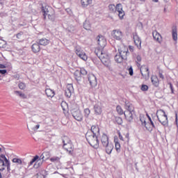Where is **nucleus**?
Segmentation results:
<instances>
[{
  "label": "nucleus",
  "mask_w": 178,
  "mask_h": 178,
  "mask_svg": "<svg viewBox=\"0 0 178 178\" xmlns=\"http://www.w3.org/2000/svg\"><path fill=\"white\" fill-rule=\"evenodd\" d=\"M108 12L110 13H118V17L120 20H123L124 19V16H126V13L123 10V5L122 3H118L116 6L115 4H110L108 6Z\"/></svg>",
  "instance_id": "2"
},
{
  "label": "nucleus",
  "mask_w": 178,
  "mask_h": 178,
  "mask_svg": "<svg viewBox=\"0 0 178 178\" xmlns=\"http://www.w3.org/2000/svg\"><path fill=\"white\" fill-rule=\"evenodd\" d=\"M49 6H42V12H43L44 19H47V16L50 20H55V13L49 14Z\"/></svg>",
  "instance_id": "11"
},
{
  "label": "nucleus",
  "mask_w": 178,
  "mask_h": 178,
  "mask_svg": "<svg viewBox=\"0 0 178 178\" xmlns=\"http://www.w3.org/2000/svg\"><path fill=\"white\" fill-rule=\"evenodd\" d=\"M38 44L42 45L43 47H47L49 44V40L47 38H42L38 40Z\"/></svg>",
  "instance_id": "30"
},
{
  "label": "nucleus",
  "mask_w": 178,
  "mask_h": 178,
  "mask_svg": "<svg viewBox=\"0 0 178 178\" xmlns=\"http://www.w3.org/2000/svg\"><path fill=\"white\" fill-rule=\"evenodd\" d=\"M37 178H45L43 175L41 174H37Z\"/></svg>",
  "instance_id": "57"
},
{
  "label": "nucleus",
  "mask_w": 178,
  "mask_h": 178,
  "mask_svg": "<svg viewBox=\"0 0 178 178\" xmlns=\"http://www.w3.org/2000/svg\"><path fill=\"white\" fill-rule=\"evenodd\" d=\"M147 116L148 118L149 122L150 123V125L152 126V129H155V124H154V122L151 119V117L147 114Z\"/></svg>",
  "instance_id": "43"
},
{
  "label": "nucleus",
  "mask_w": 178,
  "mask_h": 178,
  "mask_svg": "<svg viewBox=\"0 0 178 178\" xmlns=\"http://www.w3.org/2000/svg\"><path fill=\"white\" fill-rule=\"evenodd\" d=\"M157 70L159 71V76L161 80H164L165 76H163V70H162L159 67H157Z\"/></svg>",
  "instance_id": "34"
},
{
  "label": "nucleus",
  "mask_w": 178,
  "mask_h": 178,
  "mask_svg": "<svg viewBox=\"0 0 178 178\" xmlns=\"http://www.w3.org/2000/svg\"><path fill=\"white\" fill-rule=\"evenodd\" d=\"M151 82L154 87H159V79L158 78V76L152 75Z\"/></svg>",
  "instance_id": "21"
},
{
  "label": "nucleus",
  "mask_w": 178,
  "mask_h": 178,
  "mask_svg": "<svg viewBox=\"0 0 178 178\" xmlns=\"http://www.w3.org/2000/svg\"><path fill=\"white\" fill-rule=\"evenodd\" d=\"M156 118L163 126H167V124H168L169 120H168V115L165 111L162 109L157 110Z\"/></svg>",
  "instance_id": "4"
},
{
  "label": "nucleus",
  "mask_w": 178,
  "mask_h": 178,
  "mask_svg": "<svg viewBox=\"0 0 178 178\" xmlns=\"http://www.w3.org/2000/svg\"><path fill=\"white\" fill-rule=\"evenodd\" d=\"M98 40L97 44L103 49V48H105L106 47V39L104 38V36H98Z\"/></svg>",
  "instance_id": "17"
},
{
  "label": "nucleus",
  "mask_w": 178,
  "mask_h": 178,
  "mask_svg": "<svg viewBox=\"0 0 178 178\" xmlns=\"http://www.w3.org/2000/svg\"><path fill=\"white\" fill-rule=\"evenodd\" d=\"M123 33L120 29H115L111 32V37L117 41H121V40H123Z\"/></svg>",
  "instance_id": "10"
},
{
  "label": "nucleus",
  "mask_w": 178,
  "mask_h": 178,
  "mask_svg": "<svg viewBox=\"0 0 178 178\" xmlns=\"http://www.w3.org/2000/svg\"><path fill=\"white\" fill-rule=\"evenodd\" d=\"M12 162H13V163H17L18 165H22L23 163L22 159L17 158L13 159Z\"/></svg>",
  "instance_id": "38"
},
{
  "label": "nucleus",
  "mask_w": 178,
  "mask_h": 178,
  "mask_svg": "<svg viewBox=\"0 0 178 178\" xmlns=\"http://www.w3.org/2000/svg\"><path fill=\"white\" fill-rule=\"evenodd\" d=\"M140 120L142 123V126H145V123L147 122V120H145V118L144 117H140Z\"/></svg>",
  "instance_id": "50"
},
{
  "label": "nucleus",
  "mask_w": 178,
  "mask_h": 178,
  "mask_svg": "<svg viewBox=\"0 0 178 178\" xmlns=\"http://www.w3.org/2000/svg\"><path fill=\"white\" fill-rule=\"evenodd\" d=\"M90 113H91V111H90V108L84 109V115L86 118H88V116H90Z\"/></svg>",
  "instance_id": "41"
},
{
  "label": "nucleus",
  "mask_w": 178,
  "mask_h": 178,
  "mask_svg": "<svg viewBox=\"0 0 178 178\" xmlns=\"http://www.w3.org/2000/svg\"><path fill=\"white\" fill-rule=\"evenodd\" d=\"M75 54L81 58L82 60H87L88 59V56L86 52H84L80 46H76L74 48Z\"/></svg>",
  "instance_id": "8"
},
{
  "label": "nucleus",
  "mask_w": 178,
  "mask_h": 178,
  "mask_svg": "<svg viewBox=\"0 0 178 178\" xmlns=\"http://www.w3.org/2000/svg\"><path fill=\"white\" fill-rule=\"evenodd\" d=\"M148 86L143 84L140 87L142 91H148Z\"/></svg>",
  "instance_id": "47"
},
{
  "label": "nucleus",
  "mask_w": 178,
  "mask_h": 178,
  "mask_svg": "<svg viewBox=\"0 0 178 178\" xmlns=\"http://www.w3.org/2000/svg\"><path fill=\"white\" fill-rule=\"evenodd\" d=\"M18 87L20 90H24L26 88V83L21 82L19 83Z\"/></svg>",
  "instance_id": "45"
},
{
  "label": "nucleus",
  "mask_w": 178,
  "mask_h": 178,
  "mask_svg": "<svg viewBox=\"0 0 178 178\" xmlns=\"http://www.w3.org/2000/svg\"><path fill=\"white\" fill-rule=\"evenodd\" d=\"M152 35L155 41L159 42V44H162L163 38H162V35H161V33H158L157 31H154L152 33Z\"/></svg>",
  "instance_id": "16"
},
{
  "label": "nucleus",
  "mask_w": 178,
  "mask_h": 178,
  "mask_svg": "<svg viewBox=\"0 0 178 178\" xmlns=\"http://www.w3.org/2000/svg\"><path fill=\"white\" fill-rule=\"evenodd\" d=\"M51 162H59L60 161V157L54 156L50 159Z\"/></svg>",
  "instance_id": "39"
},
{
  "label": "nucleus",
  "mask_w": 178,
  "mask_h": 178,
  "mask_svg": "<svg viewBox=\"0 0 178 178\" xmlns=\"http://www.w3.org/2000/svg\"><path fill=\"white\" fill-rule=\"evenodd\" d=\"M15 94H17V95H19V97H20L23 99H26L27 98V96L20 91L16 90V91H15Z\"/></svg>",
  "instance_id": "36"
},
{
  "label": "nucleus",
  "mask_w": 178,
  "mask_h": 178,
  "mask_svg": "<svg viewBox=\"0 0 178 178\" xmlns=\"http://www.w3.org/2000/svg\"><path fill=\"white\" fill-rule=\"evenodd\" d=\"M129 49L130 52H133L134 51V47L129 46Z\"/></svg>",
  "instance_id": "56"
},
{
  "label": "nucleus",
  "mask_w": 178,
  "mask_h": 178,
  "mask_svg": "<svg viewBox=\"0 0 178 178\" xmlns=\"http://www.w3.org/2000/svg\"><path fill=\"white\" fill-rule=\"evenodd\" d=\"M172 36L174 41H177V26H176L172 28Z\"/></svg>",
  "instance_id": "27"
},
{
  "label": "nucleus",
  "mask_w": 178,
  "mask_h": 178,
  "mask_svg": "<svg viewBox=\"0 0 178 178\" xmlns=\"http://www.w3.org/2000/svg\"><path fill=\"white\" fill-rule=\"evenodd\" d=\"M118 52L120 55L123 56V58L127 59V55L129 54V48H127V47L123 44L120 45V47L118 48Z\"/></svg>",
  "instance_id": "12"
},
{
  "label": "nucleus",
  "mask_w": 178,
  "mask_h": 178,
  "mask_svg": "<svg viewBox=\"0 0 178 178\" xmlns=\"http://www.w3.org/2000/svg\"><path fill=\"white\" fill-rule=\"evenodd\" d=\"M168 84H169L170 88L171 90V93L173 94V92H174L173 85H172V83H168Z\"/></svg>",
  "instance_id": "52"
},
{
  "label": "nucleus",
  "mask_w": 178,
  "mask_h": 178,
  "mask_svg": "<svg viewBox=\"0 0 178 178\" xmlns=\"http://www.w3.org/2000/svg\"><path fill=\"white\" fill-rule=\"evenodd\" d=\"M114 59L117 63H122L123 62V60H126L127 58L123 57V56L120 54H117L115 56Z\"/></svg>",
  "instance_id": "29"
},
{
  "label": "nucleus",
  "mask_w": 178,
  "mask_h": 178,
  "mask_svg": "<svg viewBox=\"0 0 178 178\" xmlns=\"http://www.w3.org/2000/svg\"><path fill=\"white\" fill-rule=\"evenodd\" d=\"M1 74H6L7 73L6 70H0Z\"/></svg>",
  "instance_id": "55"
},
{
  "label": "nucleus",
  "mask_w": 178,
  "mask_h": 178,
  "mask_svg": "<svg viewBox=\"0 0 178 178\" xmlns=\"http://www.w3.org/2000/svg\"><path fill=\"white\" fill-rule=\"evenodd\" d=\"M61 107H62L63 111H66V108H67V103H66L65 102H62Z\"/></svg>",
  "instance_id": "46"
},
{
  "label": "nucleus",
  "mask_w": 178,
  "mask_h": 178,
  "mask_svg": "<svg viewBox=\"0 0 178 178\" xmlns=\"http://www.w3.org/2000/svg\"><path fill=\"white\" fill-rule=\"evenodd\" d=\"M6 168L7 169L10 168V162L6 156H2V159L0 158V171L3 172V170H5Z\"/></svg>",
  "instance_id": "5"
},
{
  "label": "nucleus",
  "mask_w": 178,
  "mask_h": 178,
  "mask_svg": "<svg viewBox=\"0 0 178 178\" xmlns=\"http://www.w3.org/2000/svg\"><path fill=\"white\" fill-rule=\"evenodd\" d=\"M124 115L125 116V119L127 122L133 121V116L134 115V111H124Z\"/></svg>",
  "instance_id": "20"
},
{
  "label": "nucleus",
  "mask_w": 178,
  "mask_h": 178,
  "mask_svg": "<svg viewBox=\"0 0 178 178\" xmlns=\"http://www.w3.org/2000/svg\"><path fill=\"white\" fill-rule=\"evenodd\" d=\"M86 138L91 145V147H93V148H98L99 147V142L98 141V137H97V135L92 134L91 131H88L86 134Z\"/></svg>",
  "instance_id": "3"
},
{
  "label": "nucleus",
  "mask_w": 178,
  "mask_h": 178,
  "mask_svg": "<svg viewBox=\"0 0 178 178\" xmlns=\"http://www.w3.org/2000/svg\"><path fill=\"white\" fill-rule=\"evenodd\" d=\"M175 122L176 124H177V114L175 115Z\"/></svg>",
  "instance_id": "60"
},
{
  "label": "nucleus",
  "mask_w": 178,
  "mask_h": 178,
  "mask_svg": "<svg viewBox=\"0 0 178 178\" xmlns=\"http://www.w3.org/2000/svg\"><path fill=\"white\" fill-rule=\"evenodd\" d=\"M72 115L75 119V120H77V122H81L83 120V113H81V111L79 108H73L71 111Z\"/></svg>",
  "instance_id": "7"
},
{
  "label": "nucleus",
  "mask_w": 178,
  "mask_h": 178,
  "mask_svg": "<svg viewBox=\"0 0 178 178\" xmlns=\"http://www.w3.org/2000/svg\"><path fill=\"white\" fill-rule=\"evenodd\" d=\"M133 38L135 43V45H136L137 48L138 49H141V39H140V37H138V35L137 33L133 34Z\"/></svg>",
  "instance_id": "18"
},
{
  "label": "nucleus",
  "mask_w": 178,
  "mask_h": 178,
  "mask_svg": "<svg viewBox=\"0 0 178 178\" xmlns=\"http://www.w3.org/2000/svg\"><path fill=\"white\" fill-rule=\"evenodd\" d=\"M140 70L143 77H149V69L148 66L142 65Z\"/></svg>",
  "instance_id": "13"
},
{
  "label": "nucleus",
  "mask_w": 178,
  "mask_h": 178,
  "mask_svg": "<svg viewBox=\"0 0 178 178\" xmlns=\"http://www.w3.org/2000/svg\"><path fill=\"white\" fill-rule=\"evenodd\" d=\"M66 90H68L70 91H73V84L68 83L66 86Z\"/></svg>",
  "instance_id": "48"
},
{
  "label": "nucleus",
  "mask_w": 178,
  "mask_h": 178,
  "mask_svg": "<svg viewBox=\"0 0 178 178\" xmlns=\"http://www.w3.org/2000/svg\"><path fill=\"white\" fill-rule=\"evenodd\" d=\"M127 70L131 76H133V74H134V72L133 71V67H129Z\"/></svg>",
  "instance_id": "51"
},
{
  "label": "nucleus",
  "mask_w": 178,
  "mask_h": 178,
  "mask_svg": "<svg viewBox=\"0 0 178 178\" xmlns=\"http://www.w3.org/2000/svg\"><path fill=\"white\" fill-rule=\"evenodd\" d=\"M38 42L33 43L31 46V50L33 54H38L41 51V46Z\"/></svg>",
  "instance_id": "19"
},
{
  "label": "nucleus",
  "mask_w": 178,
  "mask_h": 178,
  "mask_svg": "<svg viewBox=\"0 0 178 178\" xmlns=\"http://www.w3.org/2000/svg\"><path fill=\"white\" fill-rule=\"evenodd\" d=\"M118 137H119L120 140H121V141H124V139H123V136H122L120 132H118Z\"/></svg>",
  "instance_id": "54"
},
{
  "label": "nucleus",
  "mask_w": 178,
  "mask_h": 178,
  "mask_svg": "<svg viewBox=\"0 0 178 178\" xmlns=\"http://www.w3.org/2000/svg\"><path fill=\"white\" fill-rule=\"evenodd\" d=\"M136 60H137V62H140L141 61V56H136Z\"/></svg>",
  "instance_id": "58"
},
{
  "label": "nucleus",
  "mask_w": 178,
  "mask_h": 178,
  "mask_svg": "<svg viewBox=\"0 0 178 178\" xmlns=\"http://www.w3.org/2000/svg\"><path fill=\"white\" fill-rule=\"evenodd\" d=\"M144 126L147 130H148L149 131H152L153 130L152 125H151L149 121H148L147 122H146Z\"/></svg>",
  "instance_id": "33"
},
{
  "label": "nucleus",
  "mask_w": 178,
  "mask_h": 178,
  "mask_svg": "<svg viewBox=\"0 0 178 178\" xmlns=\"http://www.w3.org/2000/svg\"><path fill=\"white\" fill-rule=\"evenodd\" d=\"M16 37L19 42L24 40V33L23 32H19L16 35Z\"/></svg>",
  "instance_id": "32"
},
{
  "label": "nucleus",
  "mask_w": 178,
  "mask_h": 178,
  "mask_svg": "<svg viewBox=\"0 0 178 178\" xmlns=\"http://www.w3.org/2000/svg\"><path fill=\"white\" fill-rule=\"evenodd\" d=\"M125 137H126V138H127V139L129 140V134H127L125 135Z\"/></svg>",
  "instance_id": "61"
},
{
  "label": "nucleus",
  "mask_w": 178,
  "mask_h": 178,
  "mask_svg": "<svg viewBox=\"0 0 178 178\" xmlns=\"http://www.w3.org/2000/svg\"><path fill=\"white\" fill-rule=\"evenodd\" d=\"M153 2H158V0H152Z\"/></svg>",
  "instance_id": "63"
},
{
  "label": "nucleus",
  "mask_w": 178,
  "mask_h": 178,
  "mask_svg": "<svg viewBox=\"0 0 178 178\" xmlns=\"http://www.w3.org/2000/svg\"><path fill=\"white\" fill-rule=\"evenodd\" d=\"M6 68V66L3 64H0V69H5Z\"/></svg>",
  "instance_id": "59"
},
{
  "label": "nucleus",
  "mask_w": 178,
  "mask_h": 178,
  "mask_svg": "<svg viewBox=\"0 0 178 178\" xmlns=\"http://www.w3.org/2000/svg\"><path fill=\"white\" fill-rule=\"evenodd\" d=\"M34 162H35V164ZM33 165L35 169H38V168H40L42 165V161H41V159H40V156L38 155L35 156L29 162V166H31Z\"/></svg>",
  "instance_id": "6"
},
{
  "label": "nucleus",
  "mask_w": 178,
  "mask_h": 178,
  "mask_svg": "<svg viewBox=\"0 0 178 178\" xmlns=\"http://www.w3.org/2000/svg\"><path fill=\"white\" fill-rule=\"evenodd\" d=\"M90 131V133H92V134L97 136V134H99V127H98V125H93L91 127Z\"/></svg>",
  "instance_id": "28"
},
{
  "label": "nucleus",
  "mask_w": 178,
  "mask_h": 178,
  "mask_svg": "<svg viewBox=\"0 0 178 178\" xmlns=\"http://www.w3.org/2000/svg\"><path fill=\"white\" fill-rule=\"evenodd\" d=\"M91 3H92V0H81V4L83 8H87V6L91 5Z\"/></svg>",
  "instance_id": "31"
},
{
  "label": "nucleus",
  "mask_w": 178,
  "mask_h": 178,
  "mask_svg": "<svg viewBox=\"0 0 178 178\" xmlns=\"http://www.w3.org/2000/svg\"><path fill=\"white\" fill-rule=\"evenodd\" d=\"M95 113L96 115H101L102 113V108H101V103L97 102L94 106Z\"/></svg>",
  "instance_id": "23"
},
{
  "label": "nucleus",
  "mask_w": 178,
  "mask_h": 178,
  "mask_svg": "<svg viewBox=\"0 0 178 178\" xmlns=\"http://www.w3.org/2000/svg\"><path fill=\"white\" fill-rule=\"evenodd\" d=\"M86 74H87V71L84 69L76 70L74 73V79L76 81H81V79H83V76H86Z\"/></svg>",
  "instance_id": "9"
},
{
  "label": "nucleus",
  "mask_w": 178,
  "mask_h": 178,
  "mask_svg": "<svg viewBox=\"0 0 178 178\" xmlns=\"http://www.w3.org/2000/svg\"><path fill=\"white\" fill-rule=\"evenodd\" d=\"M116 111L118 112V115H124V112L123 111V108H122V106H117L116 107Z\"/></svg>",
  "instance_id": "35"
},
{
  "label": "nucleus",
  "mask_w": 178,
  "mask_h": 178,
  "mask_svg": "<svg viewBox=\"0 0 178 178\" xmlns=\"http://www.w3.org/2000/svg\"><path fill=\"white\" fill-rule=\"evenodd\" d=\"M45 94L47 98H54V97H55V91L51 88H47L45 90Z\"/></svg>",
  "instance_id": "26"
},
{
  "label": "nucleus",
  "mask_w": 178,
  "mask_h": 178,
  "mask_svg": "<svg viewBox=\"0 0 178 178\" xmlns=\"http://www.w3.org/2000/svg\"><path fill=\"white\" fill-rule=\"evenodd\" d=\"M63 147L64 149H65V151L69 152V154H73V151H74V146L73 145V143H72V142L63 145Z\"/></svg>",
  "instance_id": "15"
},
{
  "label": "nucleus",
  "mask_w": 178,
  "mask_h": 178,
  "mask_svg": "<svg viewBox=\"0 0 178 178\" xmlns=\"http://www.w3.org/2000/svg\"><path fill=\"white\" fill-rule=\"evenodd\" d=\"M101 143L103 147H104V145L109 144V138H108V136H106V134H103L101 136Z\"/></svg>",
  "instance_id": "25"
},
{
  "label": "nucleus",
  "mask_w": 178,
  "mask_h": 178,
  "mask_svg": "<svg viewBox=\"0 0 178 178\" xmlns=\"http://www.w3.org/2000/svg\"><path fill=\"white\" fill-rule=\"evenodd\" d=\"M38 129H40V124H37L35 127H34L32 130H33L34 131L38 130Z\"/></svg>",
  "instance_id": "53"
},
{
  "label": "nucleus",
  "mask_w": 178,
  "mask_h": 178,
  "mask_svg": "<svg viewBox=\"0 0 178 178\" xmlns=\"http://www.w3.org/2000/svg\"><path fill=\"white\" fill-rule=\"evenodd\" d=\"M105 148V152L106 154L110 155V154H112V151L113 150V145L112 143H107V145L103 146Z\"/></svg>",
  "instance_id": "22"
},
{
  "label": "nucleus",
  "mask_w": 178,
  "mask_h": 178,
  "mask_svg": "<svg viewBox=\"0 0 178 178\" xmlns=\"http://www.w3.org/2000/svg\"><path fill=\"white\" fill-rule=\"evenodd\" d=\"M95 54L98 56L104 66L111 69V60L109 59V56L102 50V48H96L95 49Z\"/></svg>",
  "instance_id": "1"
},
{
  "label": "nucleus",
  "mask_w": 178,
  "mask_h": 178,
  "mask_svg": "<svg viewBox=\"0 0 178 178\" xmlns=\"http://www.w3.org/2000/svg\"><path fill=\"white\" fill-rule=\"evenodd\" d=\"M70 143H72V140H70V138H69V137H67V136H63V145L69 144Z\"/></svg>",
  "instance_id": "37"
},
{
  "label": "nucleus",
  "mask_w": 178,
  "mask_h": 178,
  "mask_svg": "<svg viewBox=\"0 0 178 178\" xmlns=\"http://www.w3.org/2000/svg\"><path fill=\"white\" fill-rule=\"evenodd\" d=\"M88 79L91 87H97V77H95L94 74H90L88 76Z\"/></svg>",
  "instance_id": "14"
},
{
  "label": "nucleus",
  "mask_w": 178,
  "mask_h": 178,
  "mask_svg": "<svg viewBox=\"0 0 178 178\" xmlns=\"http://www.w3.org/2000/svg\"><path fill=\"white\" fill-rule=\"evenodd\" d=\"M115 145L116 151H120V143H119V142H115Z\"/></svg>",
  "instance_id": "49"
},
{
  "label": "nucleus",
  "mask_w": 178,
  "mask_h": 178,
  "mask_svg": "<svg viewBox=\"0 0 178 178\" xmlns=\"http://www.w3.org/2000/svg\"><path fill=\"white\" fill-rule=\"evenodd\" d=\"M0 178H2V174L0 172Z\"/></svg>",
  "instance_id": "64"
},
{
  "label": "nucleus",
  "mask_w": 178,
  "mask_h": 178,
  "mask_svg": "<svg viewBox=\"0 0 178 178\" xmlns=\"http://www.w3.org/2000/svg\"><path fill=\"white\" fill-rule=\"evenodd\" d=\"M140 2H145V0H139Z\"/></svg>",
  "instance_id": "62"
},
{
  "label": "nucleus",
  "mask_w": 178,
  "mask_h": 178,
  "mask_svg": "<svg viewBox=\"0 0 178 178\" xmlns=\"http://www.w3.org/2000/svg\"><path fill=\"white\" fill-rule=\"evenodd\" d=\"M5 47H6V42L0 39V48H5Z\"/></svg>",
  "instance_id": "42"
},
{
  "label": "nucleus",
  "mask_w": 178,
  "mask_h": 178,
  "mask_svg": "<svg viewBox=\"0 0 178 178\" xmlns=\"http://www.w3.org/2000/svg\"><path fill=\"white\" fill-rule=\"evenodd\" d=\"M124 108L127 109V111L134 112V106L129 101L125 102Z\"/></svg>",
  "instance_id": "24"
},
{
  "label": "nucleus",
  "mask_w": 178,
  "mask_h": 178,
  "mask_svg": "<svg viewBox=\"0 0 178 178\" xmlns=\"http://www.w3.org/2000/svg\"><path fill=\"white\" fill-rule=\"evenodd\" d=\"M115 122L118 124H122V123H123V120L120 117H116Z\"/></svg>",
  "instance_id": "44"
},
{
  "label": "nucleus",
  "mask_w": 178,
  "mask_h": 178,
  "mask_svg": "<svg viewBox=\"0 0 178 178\" xmlns=\"http://www.w3.org/2000/svg\"><path fill=\"white\" fill-rule=\"evenodd\" d=\"M72 90H68L67 89H65V97H67V98H70L72 97Z\"/></svg>",
  "instance_id": "40"
}]
</instances>
